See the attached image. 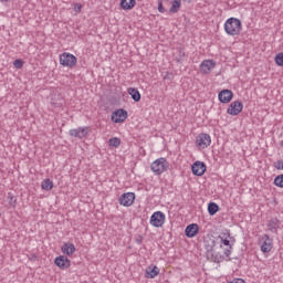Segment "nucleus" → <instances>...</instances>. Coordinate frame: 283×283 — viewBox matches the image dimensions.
<instances>
[{"instance_id":"f8f14e48","label":"nucleus","mask_w":283,"mask_h":283,"mask_svg":"<svg viewBox=\"0 0 283 283\" xmlns=\"http://www.w3.org/2000/svg\"><path fill=\"white\" fill-rule=\"evenodd\" d=\"M208 260H211L212 262H216L218 264H220V262H224L227 255L211 249L210 251H208Z\"/></svg>"},{"instance_id":"20e7f679","label":"nucleus","mask_w":283,"mask_h":283,"mask_svg":"<svg viewBox=\"0 0 283 283\" xmlns=\"http://www.w3.org/2000/svg\"><path fill=\"white\" fill-rule=\"evenodd\" d=\"M76 63H78V59L74 54L64 52L60 55V65H63V67H76Z\"/></svg>"},{"instance_id":"a211bd4d","label":"nucleus","mask_w":283,"mask_h":283,"mask_svg":"<svg viewBox=\"0 0 283 283\" xmlns=\"http://www.w3.org/2000/svg\"><path fill=\"white\" fill-rule=\"evenodd\" d=\"M198 231H199L198 224L192 223L186 227L185 233L187 238H196V235H198Z\"/></svg>"},{"instance_id":"2f4dec72","label":"nucleus","mask_w":283,"mask_h":283,"mask_svg":"<svg viewBox=\"0 0 283 283\" xmlns=\"http://www.w3.org/2000/svg\"><path fill=\"white\" fill-rule=\"evenodd\" d=\"M229 283H247V282H244V280H242V279H233Z\"/></svg>"},{"instance_id":"9b49d317","label":"nucleus","mask_w":283,"mask_h":283,"mask_svg":"<svg viewBox=\"0 0 283 283\" xmlns=\"http://www.w3.org/2000/svg\"><path fill=\"white\" fill-rule=\"evenodd\" d=\"M193 176H205V171H207V165L202 161H196L191 166Z\"/></svg>"},{"instance_id":"c85d7f7f","label":"nucleus","mask_w":283,"mask_h":283,"mask_svg":"<svg viewBox=\"0 0 283 283\" xmlns=\"http://www.w3.org/2000/svg\"><path fill=\"white\" fill-rule=\"evenodd\" d=\"M13 67H15V70H21V67H23V60L18 59L13 62Z\"/></svg>"},{"instance_id":"393cba45","label":"nucleus","mask_w":283,"mask_h":283,"mask_svg":"<svg viewBox=\"0 0 283 283\" xmlns=\"http://www.w3.org/2000/svg\"><path fill=\"white\" fill-rule=\"evenodd\" d=\"M180 6H182L181 0H174L171 2V7H170L171 14H176V12H178V10H180Z\"/></svg>"},{"instance_id":"7c9ffc66","label":"nucleus","mask_w":283,"mask_h":283,"mask_svg":"<svg viewBox=\"0 0 283 283\" xmlns=\"http://www.w3.org/2000/svg\"><path fill=\"white\" fill-rule=\"evenodd\" d=\"M158 11L163 13H165L167 10L165 9V7L163 6V1L158 2Z\"/></svg>"},{"instance_id":"423d86ee","label":"nucleus","mask_w":283,"mask_h":283,"mask_svg":"<svg viewBox=\"0 0 283 283\" xmlns=\"http://www.w3.org/2000/svg\"><path fill=\"white\" fill-rule=\"evenodd\" d=\"M260 244L262 253H271L273 250V239L269 234H263L260 238Z\"/></svg>"},{"instance_id":"4be33fe9","label":"nucleus","mask_w":283,"mask_h":283,"mask_svg":"<svg viewBox=\"0 0 283 283\" xmlns=\"http://www.w3.org/2000/svg\"><path fill=\"white\" fill-rule=\"evenodd\" d=\"M218 211H220V206H218V203L210 202L208 205V213H209V216H216Z\"/></svg>"},{"instance_id":"c756f323","label":"nucleus","mask_w":283,"mask_h":283,"mask_svg":"<svg viewBox=\"0 0 283 283\" xmlns=\"http://www.w3.org/2000/svg\"><path fill=\"white\" fill-rule=\"evenodd\" d=\"M274 167L275 169L283 170V161L277 160L276 163H274Z\"/></svg>"},{"instance_id":"f03ea898","label":"nucleus","mask_w":283,"mask_h":283,"mask_svg":"<svg viewBox=\"0 0 283 283\" xmlns=\"http://www.w3.org/2000/svg\"><path fill=\"white\" fill-rule=\"evenodd\" d=\"M224 32L229 36H238L242 32V21L238 18H229L224 23Z\"/></svg>"},{"instance_id":"39448f33","label":"nucleus","mask_w":283,"mask_h":283,"mask_svg":"<svg viewBox=\"0 0 283 283\" xmlns=\"http://www.w3.org/2000/svg\"><path fill=\"white\" fill-rule=\"evenodd\" d=\"M165 220H166L165 212L156 211L150 217V224H151V227H155L156 229H160V227H163V224H165Z\"/></svg>"},{"instance_id":"473e14b6","label":"nucleus","mask_w":283,"mask_h":283,"mask_svg":"<svg viewBox=\"0 0 283 283\" xmlns=\"http://www.w3.org/2000/svg\"><path fill=\"white\" fill-rule=\"evenodd\" d=\"M184 1H186V3H191V0H184Z\"/></svg>"},{"instance_id":"f3484780","label":"nucleus","mask_w":283,"mask_h":283,"mask_svg":"<svg viewBox=\"0 0 283 283\" xmlns=\"http://www.w3.org/2000/svg\"><path fill=\"white\" fill-rule=\"evenodd\" d=\"M281 224H282V221H280V219L272 218L268 222V229H269V231H271V233H277Z\"/></svg>"},{"instance_id":"0eeeda50","label":"nucleus","mask_w":283,"mask_h":283,"mask_svg":"<svg viewBox=\"0 0 283 283\" xmlns=\"http://www.w3.org/2000/svg\"><path fill=\"white\" fill-rule=\"evenodd\" d=\"M196 144L201 149H207L211 145V135L207 133H201L196 138Z\"/></svg>"},{"instance_id":"1a4fd4ad","label":"nucleus","mask_w":283,"mask_h":283,"mask_svg":"<svg viewBox=\"0 0 283 283\" xmlns=\"http://www.w3.org/2000/svg\"><path fill=\"white\" fill-rule=\"evenodd\" d=\"M242 109H244V105L242 104V102L234 101L229 105L227 114H229L230 116H238V114H240Z\"/></svg>"},{"instance_id":"dca6fc26","label":"nucleus","mask_w":283,"mask_h":283,"mask_svg":"<svg viewBox=\"0 0 283 283\" xmlns=\"http://www.w3.org/2000/svg\"><path fill=\"white\" fill-rule=\"evenodd\" d=\"M54 264H56L59 269H70V259L65 255H60L55 258Z\"/></svg>"},{"instance_id":"a878e982","label":"nucleus","mask_w":283,"mask_h":283,"mask_svg":"<svg viewBox=\"0 0 283 283\" xmlns=\"http://www.w3.org/2000/svg\"><path fill=\"white\" fill-rule=\"evenodd\" d=\"M108 145L111 147H120V138L118 137H112L109 140H108Z\"/></svg>"},{"instance_id":"72a5a7b5","label":"nucleus","mask_w":283,"mask_h":283,"mask_svg":"<svg viewBox=\"0 0 283 283\" xmlns=\"http://www.w3.org/2000/svg\"><path fill=\"white\" fill-rule=\"evenodd\" d=\"M81 8H82L81 6L77 7L78 12H81Z\"/></svg>"},{"instance_id":"412c9836","label":"nucleus","mask_w":283,"mask_h":283,"mask_svg":"<svg viewBox=\"0 0 283 283\" xmlns=\"http://www.w3.org/2000/svg\"><path fill=\"white\" fill-rule=\"evenodd\" d=\"M128 94L135 103H140V92L137 88H128Z\"/></svg>"},{"instance_id":"4468645a","label":"nucleus","mask_w":283,"mask_h":283,"mask_svg":"<svg viewBox=\"0 0 283 283\" xmlns=\"http://www.w3.org/2000/svg\"><path fill=\"white\" fill-rule=\"evenodd\" d=\"M219 101L220 103H231L233 99V92L231 90H223L219 92Z\"/></svg>"},{"instance_id":"cd10ccee","label":"nucleus","mask_w":283,"mask_h":283,"mask_svg":"<svg viewBox=\"0 0 283 283\" xmlns=\"http://www.w3.org/2000/svg\"><path fill=\"white\" fill-rule=\"evenodd\" d=\"M275 63L279 67H283V53H277L275 55Z\"/></svg>"},{"instance_id":"7ed1b4c3","label":"nucleus","mask_w":283,"mask_h":283,"mask_svg":"<svg viewBox=\"0 0 283 283\" xmlns=\"http://www.w3.org/2000/svg\"><path fill=\"white\" fill-rule=\"evenodd\" d=\"M150 169L155 176H160L161 174H165L167 169H169V161H167L165 157H160L151 163Z\"/></svg>"},{"instance_id":"b1692460","label":"nucleus","mask_w":283,"mask_h":283,"mask_svg":"<svg viewBox=\"0 0 283 283\" xmlns=\"http://www.w3.org/2000/svg\"><path fill=\"white\" fill-rule=\"evenodd\" d=\"M41 188L44 191H52V189L54 188V182L51 181L50 179H44L41 184Z\"/></svg>"},{"instance_id":"9d476101","label":"nucleus","mask_w":283,"mask_h":283,"mask_svg":"<svg viewBox=\"0 0 283 283\" xmlns=\"http://www.w3.org/2000/svg\"><path fill=\"white\" fill-rule=\"evenodd\" d=\"M113 123H125L127 120V111L119 108L112 114Z\"/></svg>"},{"instance_id":"ddd939ff","label":"nucleus","mask_w":283,"mask_h":283,"mask_svg":"<svg viewBox=\"0 0 283 283\" xmlns=\"http://www.w3.org/2000/svg\"><path fill=\"white\" fill-rule=\"evenodd\" d=\"M216 69V62L213 60H205L200 64V71L202 74H209L211 70Z\"/></svg>"},{"instance_id":"aec40b11","label":"nucleus","mask_w":283,"mask_h":283,"mask_svg":"<svg viewBox=\"0 0 283 283\" xmlns=\"http://www.w3.org/2000/svg\"><path fill=\"white\" fill-rule=\"evenodd\" d=\"M136 6V0H120L122 10H133Z\"/></svg>"},{"instance_id":"2eb2a0df","label":"nucleus","mask_w":283,"mask_h":283,"mask_svg":"<svg viewBox=\"0 0 283 283\" xmlns=\"http://www.w3.org/2000/svg\"><path fill=\"white\" fill-rule=\"evenodd\" d=\"M87 127H78L70 130V135L74 138H85L87 136Z\"/></svg>"},{"instance_id":"bb28decb","label":"nucleus","mask_w":283,"mask_h":283,"mask_svg":"<svg viewBox=\"0 0 283 283\" xmlns=\"http://www.w3.org/2000/svg\"><path fill=\"white\" fill-rule=\"evenodd\" d=\"M274 185L275 187L283 189V175H279L274 178Z\"/></svg>"},{"instance_id":"f257e3e1","label":"nucleus","mask_w":283,"mask_h":283,"mask_svg":"<svg viewBox=\"0 0 283 283\" xmlns=\"http://www.w3.org/2000/svg\"><path fill=\"white\" fill-rule=\"evenodd\" d=\"M231 239V232H222L219 234L218 240H220V249H223V255H226L227 262H231V251H233V243L229 240Z\"/></svg>"},{"instance_id":"6e6552de","label":"nucleus","mask_w":283,"mask_h":283,"mask_svg":"<svg viewBox=\"0 0 283 283\" xmlns=\"http://www.w3.org/2000/svg\"><path fill=\"white\" fill-rule=\"evenodd\" d=\"M134 200H136V195L134 192H126L119 197L118 202L122 207H132Z\"/></svg>"},{"instance_id":"5701e85b","label":"nucleus","mask_w":283,"mask_h":283,"mask_svg":"<svg viewBox=\"0 0 283 283\" xmlns=\"http://www.w3.org/2000/svg\"><path fill=\"white\" fill-rule=\"evenodd\" d=\"M147 273V277H150L151 280H154V277H156L158 275V273H160V269H158V266H154V268H148L146 270Z\"/></svg>"},{"instance_id":"6ab92c4d","label":"nucleus","mask_w":283,"mask_h":283,"mask_svg":"<svg viewBox=\"0 0 283 283\" xmlns=\"http://www.w3.org/2000/svg\"><path fill=\"white\" fill-rule=\"evenodd\" d=\"M62 253L65 255H74V253H76V247H74V243H64L62 247Z\"/></svg>"}]
</instances>
